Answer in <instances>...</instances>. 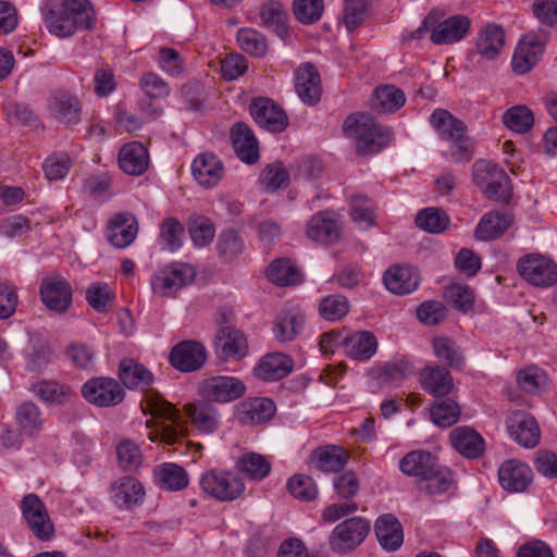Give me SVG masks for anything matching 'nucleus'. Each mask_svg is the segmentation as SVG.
<instances>
[{
    "instance_id": "obj_1",
    "label": "nucleus",
    "mask_w": 557,
    "mask_h": 557,
    "mask_svg": "<svg viewBox=\"0 0 557 557\" xmlns=\"http://www.w3.org/2000/svg\"><path fill=\"white\" fill-rule=\"evenodd\" d=\"M141 410L147 417L146 428L151 442L174 444L184 434V422L180 411L156 391H147L141 400Z\"/></svg>"
},
{
    "instance_id": "obj_2",
    "label": "nucleus",
    "mask_w": 557,
    "mask_h": 557,
    "mask_svg": "<svg viewBox=\"0 0 557 557\" xmlns=\"http://www.w3.org/2000/svg\"><path fill=\"white\" fill-rule=\"evenodd\" d=\"M97 14L89 0H63L58 10L46 13V26L51 34L69 37L76 30L95 28Z\"/></svg>"
},
{
    "instance_id": "obj_3",
    "label": "nucleus",
    "mask_w": 557,
    "mask_h": 557,
    "mask_svg": "<svg viewBox=\"0 0 557 557\" xmlns=\"http://www.w3.org/2000/svg\"><path fill=\"white\" fill-rule=\"evenodd\" d=\"M345 135L355 141L360 154H373L383 150L391 141L389 128L376 123L369 115L356 114L346 119Z\"/></svg>"
},
{
    "instance_id": "obj_4",
    "label": "nucleus",
    "mask_w": 557,
    "mask_h": 557,
    "mask_svg": "<svg viewBox=\"0 0 557 557\" xmlns=\"http://www.w3.org/2000/svg\"><path fill=\"white\" fill-rule=\"evenodd\" d=\"M430 123L437 135L450 143L449 153L455 161H467L472 153L473 140L466 134V125L444 109H436Z\"/></svg>"
},
{
    "instance_id": "obj_5",
    "label": "nucleus",
    "mask_w": 557,
    "mask_h": 557,
    "mask_svg": "<svg viewBox=\"0 0 557 557\" xmlns=\"http://www.w3.org/2000/svg\"><path fill=\"white\" fill-rule=\"evenodd\" d=\"M195 268L185 262H172L158 268L150 276L151 293L157 298H176L196 278Z\"/></svg>"
},
{
    "instance_id": "obj_6",
    "label": "nucleus",
    "mask_w": 557,
    "mask_h": 557,
    "mask_svg": "<svg viewBox=\"0 0 557 557\" xmlns=\"http://www.w3.org/2000/svg\"><path fill=\"white\" fill-rule=\"evenodd\" d=\"M473 182L481 191L494 200L506 201L510 193V182L506 172L496 164L480 160L473 165Z\"/></svg>"
},
{
    "instance_id": "obj_7",
    "label": "nucleus",
    "mask_w": 557,
    "mask_h": 557,
    "mask_svg": "<svg viewBox=\"0 0 557 557\" xmlns=\"http://www.w3.org/2000/svg\"><path fill=\"white\" fill-rule=\"evenodd\" d=\"M199 483L207 495L220 502L235 500L245 491L243 480L236 473L230 471H207L201 474Z\"/></svg>"
},
{
    "instance_id": "obj_8",
    "label": "nucleus",
    "mask_w": 557,
    "mask_h": 557,
    "mask_svg": "<svg viewBox=\"0 0 557 557\" xmlns=\"http://www.w3.org/2000/svg\"><path fill=\"white\" fill-rule=\"evenodd\" d=\"M517 268L521 277L535 287L547 288L557 282V265L546 256L527 255L520 258Z\"/></svg>"
},
{
    "instance_id": "obj_9",
    "label": "nucleus",
    "mask_w": 557,
    "mask_h": 557,
    "mask_svg": "<svg viewBox=\"0 0 557 557\" xmlns=\"http://www.w3.org/2000/svg\"><path fill=\"white\" fill-rule=\"evenodd\" d=\"M247 391L245 383L231 375H216L202 381L201 395L210 401L227 404L243 397Z\"/></svg>"
},
{
    "instance_id": "obj_10",
    "label": "nucleus",
    "mask_w": 557,
    "mask_h": 557,
    "mask_svg": "<svg viewBox=\"0 0 557 557\" xmlns=\"http://www.w3.org/2000/svg\"><path fill=\"white\" fill-rule=\"evenodd\" d=\"M82 395L89 404L98 407H110L122 403L125 393L115 380L95 377L88 380L82 386Z\"/></svg>"
},
{
    "instance_id": "obj_11",
    "label": "nucleus",
    "mask_w": 557,
    "mask_h": 557,
    "mask_svg": "<svg viewBox=\"0 0 557 557\" xmlns=\"http://www.w3.org/2000/svg\"><path fill=\"white\" fill-rule=\"evenodd\" d=\"M343 222L338 213L324 210L315 213L307 223L306 235L315 243L330 245L342 235Z\"/></svg>"
},
{
    "instance_id": "obj_12",
    "label": "nucleus",
    "mask_w": 557,
    "mask_h": 557,
    "mask_svg": "<svg viewBox=\"0 0 557 557\" xmlns=\"http://www.w3.org/2000/svg\"><path fill=\"white\" fill-rule=\"evenodd\" d=\"M369 530V522L362 518L346 519L334 528L330 544L337 552L354 549L364 541Z\"/></svg>"
},
{
    "instance_id": "obj_13",
    "label": "nucleus",
    "mask_w": 557,
    "mask_h": 557,
    "mask_svg": "<svg viewBox=\"0 0 557 557\" xmlns=\"http://www.w3.org/2000/svg\"><path fill=\"white\" fill-rule=\"evenodd\" d=\"M507 431L516 443L524 448L537 446L541 431L536 420L524 411L512 412L506 421Z\"/></svg>"
},
{
    "instance_id": "obj_14",
    "label": "nucleus",
    "mask_w": 557,
    "mask_h": 557,
    "mask_svg": "<svg viewBox=\"0 0 557 557\" xmlns=\"http://www.w3.org/2000/svg\"><path fill=\"white\" fill-rule=\"evenodd\" d=\"M21 510L29 529L40 540H48L53 531V524L42 502L35 494L26 495L21 504Z\"/></svg>"
},
{
    "instance_id": "obj_15",
    "label": "nucleus",
    "mask_w": 557,
    "mask_h": 557,
    "mask_svg": "<svg viewBox=\"0 0 557 557\" xmlns=\"http://www.w3.org/2000/svg\"><path fill=\"white\" fill-rule=\"evenodd\" d=\"M169 360L175 369L182 372H193L205 364L207 350L200 342L183 341L172 348Z\"/></svg>"
},
{
    "instance_id": "obj_16",
    "label": "nucleus",
    "mask_w": 557,
    "mask_h": 557,
    "mask_svg": "<svg viewBox=\"0 0 557 557\" xmlns=\"http://www.w3.org/2000/svg\"><path fill=\"white\" fill-rule=\"evenodd\" d=\"M533 481L532 469L517 459L504 461L498 469V482L508 493H522Z\"/></svg>"
},
{
    "instance_id": "obj_17",
    "label": "nucleus",
    "mask_w": 557,
    "mask_h": 557,
    "mask_svg": "<svg viewBox=\"0 0 557 557\" xmlns=\"http://www.w3.org/2000/svg\"><path fill=\"white\" fill-rule=\"evenodd\" d=\"M40 297L49 310L64 312L72 304V287L59 275L49 276L41 282Z\"/></svg>"
},
{
    "instance_id": "obj_18",
    "label": "nucleus",
    "mask_w": 557,
    "mask_h": 557,
    "mask_svg": "<svg viewBox=\"0 0 557 557\" xmlns=\"http://www.w3.org/2000/svg\"><path fill=\"white\" fill-rule=\"evenodd\" d=\"M190 171L194 180L205 188L216 186L224 175L222 161L210 152L199 153L193 160Z\"/></svg>"
},
{
    "instance_id": "obj_19",
    "label": "nucleus",
    "mask_w": 557,
    "mask_h": 557,
    "mask_svg": "<svg viewBox=\"0 0 557 557\" xmlns=\"http://www.w3.org/2000/svg\"><path fill=\"white\" fill-rule=\"evenodd\" d=\"M250 113L258 125L270 132H282L287 125L285 112L268 98L256 99Z\"/></svg>"
},
{
    "instance_id": "obj_20",
    "label": "nucleus",
    "mask_w": 557,
    "mask_h": 557,
    "mask_svg": "<svg viewBox=\"0 0 557 557\" xmlns=\"http://www.w3.org/2000/svg\"><path fill=\"white\" fill-rule=\"evenodd\" d=\"M138 233V223L131 213H119L110 219L107 226L109 242L117 248L129 246Z\"/></svg>"
},
{
    "instance_id": "obj_21",
    "label": "nucleus",
    "mask_w": 557,
    "mask_h": 557,
    "mask_svg": "<svg viewBox=\"0 0 557 557\" xmlns=\"http://www.w3.org/2000/svg\"><path fill=\"white\" fill-rule=\"evenodd\" d=\"M214 347L216 354L224 360L242 359L248 351L247 339L244 334L230 326L219 331Z\"/></svg>"
},
{
    "instance_id": "obj_22",
    "label": "nucleus",
    "mask_w": 557,
    "mask_h": 557,
    "mask_svg": "<svg viewBox=\"0 0 557 557\" xmlns=\"http://www.w3.org/2000/svg\"><path fill=\"white\" fill-rule=\"evenodd\" d=\"M545 44L535 35L528 34L518 42L513 55V70H532L543 57Z\"/></svg>"
},
{
    "instance_id": "obj_23",
    "label": "nucleus",
    "mask_w": 557,
    "mask_h": 557,
    "mask_svg": "<svg viewBox=\"0 0 557 557\" xmlns=\"http://www.w3.org/2000/svg\"><path fill=\"white\" fill-rule=\"evenodd\" d=\"M384 285L396 295H406L416 290L420 283L418 271L409 265H395L384 274Z\"/></svg>"
},
{
    "instance_id": "obj_24",
    "label": "nucleus",
    "mask_w": 557,
    "mask_h": 557,
    "mask_svg": "<svg viewBox=\"0 0 557 557\" xmlns=\"http://www.w3.org/2000/svg\"><path fill=\"white\" fill-rule=\"evenodd\" d=\"M119 166L128 175L144 174L149 166L147 148L138 141L125 144L119 152Z\"/></svg>"
},
{
    "instance_id": "obj_25",
    "label": "nucleus",
    "mask_w": 557,
    "mask_h": 557,
    "mask_svg": "<svg viewBox=\"0 0 557 557\" xmlns=\"http://www.w3.org/2000/svg\"><path fill=\"white\" fill-rule=\"evenodd\" d=\"M453 447L467 458H478L485 449L482 435L471 426H458L449 434Z\"/></svg>"
},
{
    "instance_id": "obj_26",
    "label": "nucleus",
    "mask_w": 557,
    "mask_h": 557,
    "mask_svg": "<svg viewBox=\"0 0 557 557\" xmlns=\"http://www.w3.org/2000/svg\"><path fill=\"white\" fill-rule=\"evenodd\" d=\"M377 347V338L372 332H347L345 355L351 360L368 361L376 354Z\"/></svg>"
},
{
    "instance_id": "obj_27",
    "label": "nucleus",
    "mask_w": 557,
    "mask_h": 557,
    "mask_svg": "<svg viewBox=\"0 0 557 557\" xmlns=\"http://www.w3.org/2000/svg\"><path fill=\"white\" fill-rule=\"evenodd\" d=\"M231 139L236 156L245 163L252 164L259 159V146L252 131L238 123L231 131Z\"/></svg>"
},
{
    "instance_id": "obj_28",
    "label": "nucleus",
    "mask_w": 557,
    "mask_h": 557,
    "mask_svg": "<svg viewBox=\"0 0 557 557\" xmlns=\"http://www.w3.org/2000/svg\"><path fill=\"white\" fill-rule=\"evenodd\" d=\"M471 20L466 15H454L441 22L432 32L431 40L436 45H450L462 39L469 32Z\"/></svg>"
},
{
    "instance_id": "obj_29",
    "label": "nucleus",
    "mask_w": 557,
    "mask_h": 557,
    "mask_svg": "<svg viewBox=\"0 0 557 557\" xmlns=\"http://www.w3.org/2000/svg\"><path fill=\"white\" fill-rule=\"evenodd\" d=\"M421 387L429 394L443 397L453 392L454 382L450 373L440 367H425L419 373Z\"/></svg>"
},
{
    "instance_id": "obj_30",
    "label": "nucleus",
    "mask_w": 557,
    "mask_h": 557,
    "mask_svg": "<svg viewBox=\"0 0 557 557\" xmlns=\"http://www.w3.org/2000/svg\"><path fill=\"white\" fill-rule=\"evenodd\" d=\"M294 368V362L285 354H270L262 358L255 368V374L263 381H275L287 376Z\"/></svg>"
},
{
    "instance_id": "obj_31",
    "label": "nucleus",
    "mask_w": 557,
    "mask_h": 557,
    "mask_svg": "<svg viewBox=\"0 0 557 557\" xmlns=\"http://www.w3.org/2000/svg\"><path fill=\"white\" fill-rule=\"evenodd\" d=\"M145 488L139 481L125 476L111 487V499L120 508H128L143 502Z\"/></svg>"
},
{
    "instance_id": "obj_32",
    "label": "nucleus",
    "mask_w": 557,
    "mask_h": 557,
    "mask_svg": "<svg viewBox=\"0 0 557 557\" xmlns=\"http://www.w3.org/2000/svg\"><path fill=\"white\" fill-rule=\"evenodd\" d=\"M275 413V405L269 398H252L242 403L237 417L246 424H260L270 420Z\"/></svg>"
},
{
    "instance_id": "obj_33",
    "label": "nucleus",
    "mask_w": 557,
    "mask_h": 557,
    "mask_svg": "<svg viewBox=\"0 0 557 557\" xmlns=\"http://www.w3.org/2000/svg\"><path fill=\"white\" fill-rule=\"evenodd\" d=\"M375 534L381 546L388 552L397 550L404 542L403 528L399 521L392 515H383L377 518Z\"/></svg>"
},
{
    "instance_id": "obj_34",
    "label": "nucleus",
    "mask_w": 557,
    "mask_h": 557,
    "mask_svg": "<svg viewBox=\"0 0 557 557\" xmlns=\"http://www.w3.org/2000/svg\"><path fill=\"white\" fill-rule=\"evenodd\" d=\"M511 215L493 211L484 214L475 228V238L487 242L493 240L503 235L511 225Z\"/></svg>"
},
{
    "instance_id": "obj_35",
    "label": "nucleus",
    "mask_w": 557,
    "mask_h": 557,
    "mask_svg": "<svg viewBox=\"0 0 557 557\" xmlns=\"http://www.w3.org/2000/svg\"><path fill=\"white\" fill-rule=\"evenodd\" d=\"M505 45V32L500 25L490 23L478 35L476 50L485 59H495Z\"/></svg>"
},
{
    "instance_id": "obj_36",
    "label": "nucleus",
    "mask_w": 557,
    "mask_h": 557,
    "mask_svg": "<svg viewBox=\"0 0 557 557\" xmlns=\"http://www.w3.org/2000/svg\"><path fill=\"white\" fill-rule=\"evenodd\" d=\"M153 478L156 484L166 491H181L189 483V476L185 469L171 462L156 467Z\"/></svg>"
},
{
    "instance_id": "obj_37",
    "label": "nucleus",
    "mask_w": 557,
    "mask_h": 557,
    "mask_svg": "<svg viewBox=\"0 0 557 557\" xmlns=\"http://www.w3.org/2000/svg\"><path fill=\"white\" fill-rule=\"evenodd\" d=\"M305 318L300 311L296 309L282 310L273 326V333L277 341L282 343L290 342L302 330Z\"/></svg>"
},
{
    "instance_id": "obj_38",
    "label": "nucleus",
    "mask_w": 557,
    "mask_h": 557,
    "mask_svg": "<svg viewBox=\"0 0 557 557\" xmlns=\"http://www.w3.org/2000/svg\"><path fill=\"white\" fill-rule=\"evenodd\" d=\"M185 410L199 432L211 434L218 430L220 414L213 406L206 403L189 404Z\"/></svg>"
},
{
    "instance_id": "obj_39",
    "label": "nucleus",
    "mask_w": 557,
    "mask_h": 557,
    "mask_svg": "<svg viewBox=\"0 0 557 557\" xmlns=\"http://www.w3.org/2000/svg\"><path fill=\"white\" fill-rule=\"evenodd\" d=\"M347 453L338 446L321 447L312 451L310 463L318 470L325 472H337L347 462Z\"/></svg>"
},
{
    "instance_id": "obj_40",
    "label": "nucleus",
    "mask_w": 557,
    "mask_h": 557,
    "mask_svg": "<svg viewBox=\"0 0 557 557\" xmlns=\"http://www.w3.org/2000/svg\"><path fill=\"white\" fill-rule=\"evenodd\" d=\"M260 17L263 25L282 39L288 36V14L283 3L274 0L265 2L260 9Z\"/></svg>"
},
{
    "instance_id": "obj_41",
    "label": "nucleus",
    "mask_w": 557,
    "mask_h": 557,
    "mask_svg": "<svg viewBox=\"0 0 557 557\" xmlns=\"http://www.w3.org/2000/svg\"><path fill=\"white\" fill-rule=\"evenodd\" d=\"M119 376L128 388H144L153 382V374L133 359L121 361Z\"/></svg>"
},
{
    "instance_id": "obj_42",
    "label": "nucleus",
    "mask_w": 557,
    "mask_h": 557,
    "mask_svg": "<svg viewBox=\"0 0 557 557\" xmlns=\"http://www.w3.org/2000/svg\"><path fill=\"white\" fill-rule=\"evenodd\" d=\"M436 466L435 458L428 451L413 450L404 456L399 462L400 471L421 480Z\"/></svg>"
},
{
    "instance_id": "obj_43",
    "label": "nucleus",
    "mask_w": 557,
    "mask_h": 557,
    "mask_svg": "<svg viewBox=\"0 0 557 557\" xmlns=\"http://www.w3.org/2000/svg\"><path fill=\"white\" fill-rule=\"evenodd\" d=\"M504 125L515 134L523 135L529 133L535 122L533 111L524 106L517 104L508 108L502 117Z\"/></svg>"
},
{
    "instance_id": "obj_44",
    "label": "nucleus",
    "mask_w": 557,
    "mask_h": 557,
    "mask_svg": "<svg viewBox=\"0 0 557 557\" xmlns=\"http://www.w3.org/2000/svg\"><path fill=\"white\" fill-rule=\"evenodd\" d=\"M50 109L63 123L76 124L81 120V104L75 97L69 94H57L50 102Z\"/></svg>"
},
{
    "instance_id": "obj_45",
    "label": "nucleus",
    "mask_w": 557,
    "mask_h": 557,
    "mask_svg": "<svg viewBox=\"0 0 557 557\" xmlns=\"http://www.w3.org/2000/svg\"><path fill=\"white\" fill-rule=\"evenodd\" d=\"M295 89L302 102L317 103L322 94L319 72H297Z\"/></svg>"
},
{
    "instance_id": "obj_46",
    "label": "nucleus",
    "mask_w": 557,
    "mask_h": 557,
    "mask_svg": "<svg viewBox=\"0 0 557 557\" xmlns=\"http://www.w3.org/2000/svg\"><path fill=\"white\" fill-rule=\"evenodd\" d=\"M268 278L276 285H294L302 280L301 271L289 259L273 261L267 271Z\"/></svg>"
},
{
    "instance_id": "obj_47",
    "label": "nucleus",
    "mask_w": 557,
    "mask_h": 557,
    "mask_svg": "<svg viewBox=\"0 0 557 557\" xmlns=\"http://www.w3.org/2000/svg\"><path fill=\"white\" fill-rule=\"evenodd\" d=\"M375 206L368 197L357 195L350 199L349 215L360 230H369L375 224Z\"/></svg>"
},
{
    "instance_id": "obj_48",
    "label": "nucleus",
    "mask_w": 557,
    "mask_h": 557,
    "mask_svg": "<svg viewBox=\"0 0 557 557\" xmlns=\"http://www.w3.org/2000/svg\"><path fill=\"white\" fill-rule=\"evenodd\" d=\"M432 349L435 357L450 368H459L463 363V355L460 347L448 336L434 337L432 339Z\"/></svg>"
},
{
    "instance_id": "obj_49",
    "label": "nucleus",
    "mask_w": 557,
    "mask_h": 557,
    "mask_svg": "<svg viewBox=\"0 0 557 557\" xmlns=\"http://www.w3.org/2000/svg\"><path fill=\"white\" fill-rule=\"evenodd\" d=\"M459 405L448 398L434 401L430 409L432 422L440 428H448L457 423L460 418Z\"/></svg>"
},
{
    "instance_id": "obj_50",
    "label": "nucleus",
    "mask_w": 557,
    "mask_h": 557,
    "mask_svg": "<svg viewBox=\"0 0 557 557\" xmlns=\"http://www.w3.org/2000/svg\"><path fill=\"white\" fill-rule=\"evenodd\" d=\"M453 483L448 468L436 465L430 473L420 480V488L431 495H442L448 492Z\"/></svg>"
},
{
    "instance_id": "obj_51",
    "label": "nucleus",
    "mask_w": 557,
    "mask_h": 557,
    "mask_svg": "<svg viewBox=\"0 0 557 557\" xmlns=\"http://www.w3.org/2000/svg\"><path fill=\"white\" fill-rule=\"evenodd\" d=\"M517 382L524 392L540 394L547 387L548 375L537 366H528L518 372Z\"/></svg>"
},
{
    "instance_id": "obj_52",
    "label": "nucleus",
    "mask_w": 557,
    "mask_h": 557,
    "mask_svg": "<svg viewBox=\"0 0 557 557\" xmlns=\"http://www.w3.org/2000/svg\"><path fill=\"white\" fill-rule=\"evenodd\" d=\"M237 468L249 479L259 481L268 476L271 471V463L262 455L248 453L238 459Z\"/></svg>"
},
{
    "instance_id": "obj_53",
    "label": "nucleus",
    "mask_w": 557,
    "mask_h": 557,
    "mask_svg": "<svg viewBox=\"0 0 557 557\" xmlns=\"http://www.w3.org/2000/svg\"><path fill=\"white\" fill-rule=\"evenodd\" d=\"M406 102L405 94L401 89L384 85L374 90V107L383 112H395Z\"/></svg>"
},
{
    "instance_id": "obj_54",
    "label": "nucleus",
    "mask_w": 557,
    "mask_h": 557,
    "mask_svg": "<svg viewBox=\"0 0 557 557\" xmlns=\"http://www.w3.org/2000/svg\"><path fill=\"white\" fill-rule=\"evenodd\" d=\"M184 227L175 219H166L161 227L159 243L163 250L175 252L183 246Z\"/></svg>"
},
{
    "instance_id": "obj_55",
    "label": "nucleus",
    "mask_w": 557,
    "mask_h": 557,
    "mask_svg": "<svg viewBox=\"0 0 557 557\" xmlns=\"http://www.w3.org/2000/svg\"><path fill=\"white\" fill-rule=\"evenodd\" d=\"M416 223L428 233L438 234L448 227L449 216L443 210L426 208L417 214Z\"/></svg>"
},
{
    "instance_id": "obj_56",
    "label": "nucleus",
    "mask_w": 557,
    "mask_h": 557,
    "mask_svg": "<svg viewBox=\"0 0 557 557\" xmlns=\"http://www.w3.org/2000/svg\"><path fill=\"white\" fill-rule=\"evenodd\" d=\"M446 300L457 310L469 312L474 305V294L472 289L459 282L449 284L445 289Z\"/></svg>"
},
{
    "instance_id": "obj_57",
    "label": "nucleus",
    "mask_w": 557,
    "mask_h": 557,
    "mask_svg": "<svg viewBox=\"0 0 557 557\" xmlns=\"http://www.w3.org/2000/svg\"><path fill=\"white\" fill-rule=\"evenodd\" d=\"M188 231L194 245L198 248L211 244L215 235L213 223L206 216H195L190 219Z\"/></svg>"
},
{
    "instance_id": "obj_58",
    "label": "nucleus",
    "mask_w": 557,
    "mask_h": 557,
    "mask_svg": "<svg viewBox=\"0 0 557 557\" xmlns=\"http://www.w3.org/2000/svg\"><path fill=\"white\" fill-rule=\"evenodd\" d=\"M323 11V0H294L293 2V13L296 20L306 25L320 21Z\"/></svg>"
},
{
    "instance_id": "obj_59",
    "label": "nucleus",
    "mask_w": 557,
    "mask_h": 557,
    "mask_svg": "<svg viewBox=\"0 0 557 557\" xmlns=\"http://www.w3.org/2000/svg\"><path fill=\"white\" fill-rule=\"evenodd\" d=\"M237 41L244 51L257 58L263 57L268 50L265 37L252 28L240 29Z\"/></svg>"
},
{
    "instance_id": "obj_60",
    "label": "nucleus",
    "mask_w": 557,
    "mask_h": 557,
    "mask_svg": "<svg viewBox=\"0 0 557 557\" xmlns=\"http://www.w3.org/2000/svg\"><path fill=\"white\" fill-rule=\"evenodd\" d=\"M349 305L342 295H330L324 297L319 305L320 315L327 321H337L348 313Z\"/></svg>"
},
{
    "instance_id": "obj_61",
    "label": "nucleus",
    "mask_w": 557,
    "mask_h": 557,
    "mask_svg": "<svg viewBox=\"0 0 557 557\" xmlns=\"http://www.w3.org/2000/svg\"><path fill=\"white\" fill-rule=\"evenodd\" d=\"M119 465L124 470L137 469L141 463V450L137 443L123 440L116 446Z\"/></svg>"
},
{
    "instance_id": "obj_62",
    "label": "nucleus",
    "mask_w": 557,
    "mask_h": 557,
    "mask_svg": "<svg viewBox=\"0 0 557 557\" xmlns=\"http://www.w3.org/2000/svg\"><path fill=\"white\" fill-rule=\"evenodd\" d=\"M343 23L351 32L361 25L368 16L366 0H344Z\"/></svg>"
},
{
    "instance_id": "obj_63",
    "label": "nucleus",
    "mask_w": 557,
    "mask_h": 557,
    "mask_svg": "<svg viewBox=\"0 0 557 557\" xmlns=\"http://www.w3.org/2000/svg\"><path fill=\"white\" fill-rule=\"evenodd\" d=\"M216 248L224 260L232 261L244 251V242L236 232L225 231L220 234Z\"/></svg>"
},
{
    "instance_id": "obj_64",
    "label": "nucleus",
    "mask_w": 557,
    "mask_h": 557,
    "mask_svg": "<svg viewBox=\"0 0 557 557\" xmlns=\"http://www.w3.org/2000/svg\"><path fill=\"white\" fill-rule=\"evenodd\" d=\"M16 421L21 430L30 435L39 429L42 419L38 408L33 403H24L17 408Z\"/></svg>"
}]
</instances>
